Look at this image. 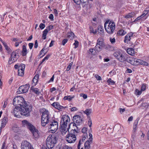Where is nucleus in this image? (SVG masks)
<instances>
[{
    "label": "nucleus",
    "mask_w": 149,
    "mask_h": 149,
    "mask_svg": "<svg viewBox=\"0 0 149 149\" xmlns=\"http://www.w3.org/2000/svg\"><path fill=\"white\" fill-rule=\"evenodd\" d=\"M24 105L19 107H16L13 111V113L15 116L18 118L19 116V112L22 115L28 116L30 115V112L32 110V106L27 103H24Z\"/></svg>",
    "instance_id": "f257e3e1"
},
{
    "label": "nucleus",
    "mask_w": 149,
    "mask_h": 149,
    "mask_svg": "<svg viewBox=\"0 0 149 149\" xmlns=\"http://www.w3.org/2000/svg\"><path fill=\"white\" fill-rule=\"evenodd\" d=\"M70 121L69 117L68 115H64L61 118L60 121V128L62 134L64 135L66 134L68 130L67 124Z\"/></svg>",
    "instance_id": "f03ea898"
},
{
    "label": "nucleus",
    "mask_w": 149,
    "mask_h": 149,
    "mask_svg": "<svg viewBox=\"0 0 149 149\" xmlns=\"http://www.w3.org/2000/svg\"><path fill=\"white\" fill-rule=\"evenodd\" d=\"M76 129H72L70 133L68 134L66 137V140L70 143L75 142L76 140V136L77 133L79 132V130L77 127H75Z\"/></svg>",
    "instance_id": "7ed1b4c3"
},
{
    "label": "nucleus",
    "mask_w": 149,
    "mask_h": 149,
    "mask_svg": "<svg viewBox=\"0 0 149 149\" xmlns=\"http://www.w3.org/2000/svg\"><path fill=\"white\" fill-rule=\"evenodd\" d=\"M104 27L107 33L112 34L115 31L116 24L112 20H107L104 24Z\"/></svg>",
    "instance_id": "20e7f679"
},
{
    "label": "nucleus",
    "mask_w": 149,
    "mask_h": 149,
    "mask_svg": "<svg viewBox=\"0 0 149 149\" xmlns=\"http://www.w3.org/2000/svg\"><path fill=\"white\" fill-rule=\"evenodd\" d=\"M51 116L49 112L45 110L42 113L41 118V124L42 126L45 127L51 121Z\"/></svg>",
    "instance_id": "39448f33"
},
{
    "label": "nucleus",
    "mask_w": 149,
    "mask_h": 149,
    "mask_svg": "<svg viewBox=\"0 0 149 149\" xmlns=\"http://www.w3.org/2000/svg\"><path fill=\"white\" fill-rule=\"evenodd\" d=\"M56 137L55 135L49 136L47 138L46 144L47 147L49 149L52 148L56 143Z\"/></svg>",
    "instance_id": "423d86ee"
},
{
    "label": "nucleus",
    "mask_w": 149,
    "mask_h": 149,
    "mask_svg": "<svg viewBox=\"0 0 149 149\" xmlns=\"http://www.w3.org/2000/svg\"><path fill=\"white\" fill-rule=\"evenodd\" d=\"M24 103H26V102L24 101V98L20 96L15 97L13 101V104L15 106V107H21L24 105Z\"/></svg>",
    "instance_id": "0eeeda50"
},
{
    "label": "nucleus",
    "mask_w": 149,
    "mask_h": 149,
    "mask_svg": "<svg viewBox=\"0 0 149 149\" xmlns=\"http://www.w3.org/2000/svg\"><path fill=\"white\" fill-rule=\"evenodd\" d=\"M114 56L118 61L122 62H124L127 60L126 55L124 54L121 51H118L113 54Z\"/></svg>",
    "instance_id": "6e6552de"
},
{
    "label": "nucleus",
    "mask_w": 149,
    "mask_h": 149,
    "mask_svg": "<svg viewBox=\"0 0 149 149\" xmlns=\"http://www.w3.org/2000/svg\"><path fill=\"white\" fill-rule=\"evenodd\" d=\"M48 128L50 129V131L52 133H55L58 128V122L54 120H51L47 124Z\"/></svg>",
    "instance_id": "1a4fd4ad"
},
{
    "label": "nucleus",
    "mask_w": 149,
    "mask_h": 149,
    "mask_svg": "<svg viewBox=\"0 0 149 149\" xmlns=\"http://www.w3.org/2000/svg\"><path fill=\"white\" fill-rule=\"evenodd\" d=\"M19 49H17L12 53L8 60V63L9 64H11L16 61L19 58Z\"/></svg>",
    "instance_id": "9d476101"
},
{
    "label": "nucleus",
    "mask_w": 149,
    "mask_h": 149,
    "mask_svg": "<svg viewBox=\"0 0 149 149\" xmlns=\"http://www.w3.org/2000/svg\"><path fill=\"white\" fill-rule=\"evenodd\" d=\"M21 149H34L32 145L26 140L24 141L22 143Z\"/></svg>",
    "instance_id": "9b49d317"
},
{
    "label": "nucleus",
    "mask_w": 149,
    "mask_h": 149,
    "mask_svg": "<svg viewBox=\"0 0 149 149\" xmlns=\"http://www.w3.org/2000/svg\"><path fill=\"white\" fill-rule=\"evenodd\" d=\"M29 88V86L28 84H26L21 86L18 89L19 93H24L27 92Z\"/></svg>",
    "instance_id": "f8f14e48"
},
{
    "label": "nucleus",
    "mask_w": 149,
    "mask_h": 149,
    "mask_svg": "<svg viewBox=\"0 0 149 149\" xmlns=\"http://www.w3.org/2000/svg\"><path fill=\"white\" fill-rule=\"evenodd\" d=\"M104 30L103 26L101 25L98 26L97 29H95L94 31V34L97 33L99 34L100 36H103L104 35Z\"/></svg>",
    "instance_id": "ddd939ff"
},
{
    "label": "nucleus",
    "mask_w": 149,
    "mask_h": 149,
    "mask_svg": "<svg viewBox=\"0 0 149 149\" xmlns=\"http://www.w3.org/2000/svg\"><path fill=\"white\" fill-rule=\"evenodd\" d=\"M51 105L53 107L59 111H62L63 110L67 108L66 107H63L60 105L59 103L57 102H54Z\"/></svg>",
    "instance_id": "4468645a"
},
{
    "label": "nucleus",
    "mask_w": 149,
    "mask_h": 149,
    "mask_svg": "<svg viewBox=\"0 0 149 149\" xmlns=\"http://www.w3.org/2000/svg\"><path fill=\"white\" fill-rule=\"evenodd\" d=\"M25 66V65L23 64H21L19 65V69L18 70V74L19 76H22L24 75Z\"/></svg>",
    "instance_id": "2eb2a0df"
},
{
    "label": "nucleus",
    "mask_w": 149,
    "mask_h": 149,
    "mask_svg": "<svg viewBox=\"0 0 149 149\" xmlns=\"http://www.w3.org/2000/svg\"><path fill=\"white\" fill-rule=\"evenodd\" d=\"M22 126L27 127L30 130H32L34 127L30 123L26 120H23L22 121Z\"/></svg>",
    "instance_id": "dca6fc26"
},
{
    "label": "nucleus",
    "mask_w": 149,
    "mask_h": 149,
    "mask_svg": "<svg viewBox=\"0 0 149 149\" xmlns=\"http://www.w3.org/2000/svg\"><path fill=\"white\" fill-rule=\"evenodd\" d=\"M134 33L130 32L128 33L125 37L124 42L125 43H128L133 37Z\"/></svg>",
    "instance_id": "f3484780"
},
{
    "label": "nucleus",
    "mask_w": 149,
    "mask_h": 149,
    "mask_svg": "<svg viewBox=\"0 0 149 149\" xmlns=\"http://www.w3.org/2000/svg\"><path fill=\"white\" fill-rule=\"evenodd\" d=\"M30 130L32 132L34 139H38L39 138V135L38 133V130L36 129L34 126L32 130Z\"/></svg>",
    "instance_id": "a211bd4d"
},
{
    "label": "nucleus",
    "mask_w": 149,
    "mask_h": 149,
    "mask_svg": "<svg viewBox=\"0 0 149 149\" xmlns=\"http://www.w3.org/2000/svg\"><path fill=\"white\" fill-rule=\"evenodd\" d=\"M73 120L74 122H75L78 124H79V125L80 123L82 122V120L79 116L76 115L73 116Z\"/></svg>",
    "instance_id": "6ab92c4d"
},
{
    "label": "nucleus",
    "mask_w": 149,
    "mask_h": 149,
    "mask_svg": "<svg viewBox=\"0 0 149 149\" xmlns=\"http://www.w3.org/2000/svg\"><path fill=\"white\" fill-rule=\"evenodd\" d=\"M135 65H137L139 64L146 65L147 64V63L141 59L135 58Z\"/></svg>",
    "instance_id": "aec40b11"
},
{
    "label": "nucleus",
    "mask_w": 149,
    "mask_h": 149,
    "mask_svg": "<svg viewBox=\"0 0 149 149\" xmlns=\"http://www.w3.org/2000/svg\"><path fill=\"white\" fill-rule=\"evenodd\" d=\"M82 132L83 133L82 136V140H84L86 137L88 136V134L87 133V128L86 127H84L82 129Z\"/></svg>",
    "instance_id": "412c9836"
},
{
    "label": "nucleus",
    "mask_w": 149,
    "mask_h": 149,
    "mask_svg": "<svg viewBox=\"0 0 149 149\" xmlns=\"http://www.w3.org/2000/svg\"><path fill=\"white\" fill-rule=\"evenodd\" d=\"M8 122V118L7 117H5L1 120V129L3 128Z\"/></svg>",
    "instance_id": "4be33fe9"
},
{
    "label": "nucleus",
    "mask_w": 149,
    "mask_h": 149,
    "mask_svg": "<svg viewBox=\"0 0 149 149\" xmlns=\"http://www.w3.org/2000/svg\"><path fill=\"white\" fill-rule=\"evenodd\" d=\"M39 75L38 74H36L32 80V86H35L37 84L39 78Z\"/></svg>",
    "instance_id": "5701e85b"
},
{
    "label": "nucleus",
    "mask_w": 149,
    "mask_h": 149,
    "mask_svg": "<svg viewBox=\"0 0 149 149\" xmlns=\"http://www.w3.org/2000/svg\"><path fill=\"white\" fill-rule=\"evenodd\" d=\"M97 44L103 47L104 45L103 39L101 37L99 38L97 40Z\"/></svg>",
    "instance_id": "b1692460"
},
{
    "label": "nucleus",
    "mask_w": 149,
    "mask_h": 149,
    "mask_svg": "<svg viewBox=\"0 0 149 149\" xmlns=\"http://www.w3.org/2000/svg\"><path fill=\"white\" fill-rule=\"evenodd\" d=\"M27 53L26 46L25 45H23L22 46V49L21 52V55L22 56H26Z\"/></svg>",
    "instance_id": "393cba45"
},
{
    "label": "nucleus",
    "mask_w": 149,
    "mask_h": 149,
    "mask_svg": "<svg viewBox=\"0 0 149 149\" xmlns=\"http://www.w3.org/2000/svg\"><path fill=\"white\" fill-rule=\"evenodd\" d=\"M92 143V141L90 140L87 141L84 143L85 149H90L91 148L90 144Z\"/></svg>",
    "instance_id": "a878e982"
},
{
    "label": "nucleus",
    "mask_w": 149,
    "mask_h": 149,
    "mask_svg": "<svg viewBox=\"0 0 149 149\" xmlns=\"http://www.w3.org/2000/svg\"><path fill=\"white\" fill-rule=\"evenodd\" d=\"M127 53L133 56L134 54V50L132 48H130L127 50Z\"/></svg>",
    "instance_id": "bb28decb"
},
{
    "label": "nucleus",
    "mask_w": 149,
    "mask_h": 149,
    "mask_svg": "<svg viewBox=\"0 0 149 149\" xmlns=\"http://www.w3.org/2000/svg\"><path fill=\"white\" fill-rule=\"evenodd\" d=\"M127 33L126 31L123 29L119 30L117 32V34L118 36H123Z\"/></svg>",
    "instance_id": "cd10ccee"
},
{
    "label": "nucleus",
    "mask_w": 149,
    "mask_h": 149,
    "mask_svg": "<svg viewBox=\"0 0 149 149\" xmlns=\"http://www.w3.org/2000/svg\"><path fill=\"white\" fill-rule=\"evenodd\" d=\"M34 86H32L31 88V89L36 94L38 95H39L40 93L39 92V90L38 88H34L33 87Z\"/></svg>",
    "instance_id": "c85d7f7f"
},
{
    "label": "nucleus",
    "mask_w": 149,
    "mask_h": 149,
    "mask_svg": "<svg viewBox=\"0 0 149 149\" xmlns=\"http://www.w3.org/2000/svg\"><path fill=\"white\" fill-rule=\"evenodd\" d=\"M74 97V95H68L65 96L63 98V99L65 100H68L69 101H71L72 100V99Z\"/></svg>",
    "instance_id": "c756f323"
},
{
    "label": "nucleus",
    "mask_w": 149,
    "mask_h": 149,
    "mask_svg": "<svg viewBox=\"0 0 149 149\" xmlns=\"http://www.w3.org/2000/svg\"><path fill=\"white\" fill-rule=\"evenodd\" d=\"M128 62L130 63L131 64L135 65V58H130L129 59H127Z\"/></svg>",
    "instance_id": "7c9ffc66"
},
{
    "label": "nucleus",
    "mask_w": 149,
    "mask_h": 149,
    "mask_svg": "<svg viewBox=\"0 0 149 149\" xmlns=\"http://www.w3.org/2000/svg\"><path fill=\"white\" fill-rule=\"evenodd\" d=\"M67 37L70 39H73L74 36V33L72 32H69L67 34Z\"/></svg>",
    "instance_id": "2f4dec72"
},
{
    "label": "nucleus",
    "mask_w": 149,
    "mask_h": 149,
    "mask_svg": "<svg viewBox=\"0 0 149 149\" xmlns=\"http://www.w3.org/2000/svg\"><path fill=\"white\" fill-rule=\"evenodd\" d=\"M102 47H103L101 46L98 45L96 44L95 47V51H97V52H99L101 51Z\"/></svg>",
    "instance_id": "473e14b6"
},
{
    "label": "nucleus",
    "mask_w": 149,
    "mask_h": 149,
    "mask_svg": "<svg viewBox=\"0 0 149 149\" xmlns=\"http://www.w3.org/2000/svg\"><path fill=\"white\" fill-rule=\"evenodd\" d=\"M135 15V13H134L132 12L129 13L128 14L125 15L124 17L125 18H129L132 17Z\"/></svg>",
    "instance_id": "72a5a7b5"
},
{
    "label": "nucleus",
    "mask_w": 149,
    "mask_h": 149,
    "mask_svg": "<svg viewBox=\"0 0 149 149\" xmlns=\"http://www.w3.org/2000/svg\"><path fill=\"white\" fill-rule=\"evenodd\" d=\"M48 31L47 29H45L43 31V33L42 35V38L45 40L46 39V36Z\"/></svg>",
    "instance_id": "f704fd0d"
},
{
    "label": "nucleus",
    "mask_w": 149,
    "mask_h": 149,
    "mask_svg": "<svg viewBox=\"0 0 149 149\" xmlns=\"http://www.w3.org/2000/svg\"><path fill=\"white\" fill-rule=\"evenodd\" d=\"M4 46L5 48V49L7 51L8 53H9L12 52V50L8 46L7 44H5L4 45Z\"/></svg>",
    "instance_id": "c9c22d12"
},
{
    "label": "nucleus",
    "mask_w": 149,
    "mask_h": 149,
    "mask_svg": "<svg viewBox=\"0 0 149 149\" xmlns=\"http://www.w3.org/2000/svg\"><path fill=\"white\" fill-rule=\"evenodd\" d=\"M91 112V109H87L84 111V113L86 114L87 116H88L90 114Z\"/></svg>",
    "instance_id": "e433bc0d"
},
{
    "label": "nucleus",
    "mask_w": 149,
    "mask_h": 149,
    "mask_svg": "<svg viewBox=\"0 0 149 149\" xmlns=\"http://www.w3.org/2000/svg\"><path fill=\"white\" fill-rule=\"evenodd\" d=\"M93 49H90L88 52V56L91 58L93 56Z\"/></svg>",
    "instance_id": "4c0bfd02"
},
{
    "label": "nucleus",
    "mask_w": 149,
    "mask_h": 149,
    "mask_svg": "<svg viewBox=\"0 0 149 149\" xmlns=\"http://www.w3.org/2000/svg\"><path fill=\"white\" fill-rule=\"evenodd\" d=\"M6 141H4L2 144L1 149H7L8 146L6 144Z\"/></svg>",
    "instance_id": "58836bf2"
},
{
    "label": "nucleus",
    "mask_w": 149,
    "mask_h": 149,
    "mask_svg": "<svg viewBox=\"0 0 149 149\" xmlns=\"http://www.w3.org/2000/svg\"><path fill=\"white\" fill-rule=\"evenodd\" d=\"M107 83L110 85H113L115 83L114 81L111 80V78H109L107 81Z\"/></svg>",
    "instance_id": "ea45409f"
},
{
    "label": "nucleus",
    "mask_w": 149,
    "mask_h": 149,
    "mask_svg": "<svg viewBox=\"0 0 149 149\" xmlns=\"http://www.w3.org/2000/svg\"><path fill=\"white\" fill-rule=\"evenodd\" d=\"M93 0H81V3H88L90 4L91 2H92Z\"/></svg>",
    "instance_id": "a19ab883"
},
{
    "label": "nucleus",
    "mask_w": 149,
    "mask_h": 149,
    "mask_svg": "<svg viewBox=\"0 0 149 149\" xmlns=\"http://www.w3.org/2000/svg\"><path fill=\"white\" fill-rule=\"evenodd\" d=\"M142 93V91L141 90H139L136 89L135 91V94L137 95H140Z\"/></svg>",
    "instance_id": "79ce46f5"
},
{
    "label": "nucleus",
    "mask_w": 149,
    "mask_h": 149,
    "mask_svg": "<svg viewBox=\"0 0 149 149\" xmlns=\"http://www.w3.org/2000/svg\"><path fill=\"white\" fill-rule=\"evenodd\" d=\"M45 49L44 48H43L41 50L40 52L39 55H38V57L40 58H41L45 54H44V55H43L42 56H41V55L42 54L43 52L45 50Z\"/></svg>",
    "instance_id": "37998d69"
},
{
    "label": "nucleus",
    "mask_w": 149,
    "mask_h": 149,
    "mask_svg": "<svg viewBox=\"0 0 149 149\" xmlns=\"http://www.w3.org/2000/svg\"><path fill=\"white\" fill-rule=\"evenodd\" d=\"M72 125L73 126V127H71L72 128V129H74V128H75V129H76V127H77L76 125V124L74 123H71L69 125V127H68V128H70V126L71 125Z\"/></svg>",
    "instance_id": "c03bdc74"
},
{
    "label": "nucleus",
    "mask_w": 149,
    "mask_h": 149,
    "mask_svg": "<svg viewBox=\"0 0 149 149\" xmlns=\"http://www.w3.org/2000/svg\"><path fill=\"white\" fill-rule=\"evenodd\" d=\"M59 149H72L71 147H70L67 146H63Z\"/></svg>",
    "instance_id": "a18cd8bd"
},
{
    "label": "nucleus",
    "mask_w": 149,
    "mask_h": 149,
    "mask_svg": "<svg viewBox=\"0 0 149 149\" xmlns=\"http://www.w3.org/2000/svg\"><path fill=\"white\" fill-rule=\"evenodd\" d=\"M73 63L72 62H71L69 64V65L67 67V69H66V70L67 71H69L70 69L71 68V67L73 65Z\"/></svg>",
    "instance_id": "49530a36"
},
{
    "label": "nucleus",
    "mask_w": 149,
    "mask_h": 149,
    "mask_svg": "<svg viewBox=\"0 0 149 149\" xmlns=\"http://www.w3.org/2000/svg\"><path fill=\"white\" fill-rule=\"evenodd\" d=\"M146 89V86L145 84H143L141 86V90L142 92L145 91Z\"/></svg>",
    "instance_id": "de8ad7c7"
},
{
    "label": "nucleus",
    "mask_w": 149,
    "mask_h": 149,
    "mask_svg": "<svg viewBox=\"0 0 149 149\" xmlns=\"http://www.w3.org/2000/svg\"><path fill=\"white\" fill-rule=\"evenodd\" d=\"M53 25H50L48 26V27H47V28L46 29L48 31H49L50 30L53 29Z\"/></svg>",
    "instance_id": "09e8293b"
},
{
    "label": "nucleus",
    "mask_w": 149,
    "mask_h": 149,
    "mask_svg": "<svg viewBox=\"0 0 149 149\" xmlns=\"http://www.w3.org/2000/svg\"><path fill=\"white\" fill-rule=\"evenodd\" d=\"M12 129L15 132H17L19 131V128L17 127H13Z\"/></svg>",
    "instance_id": "8fccbe9b"
},
{
    "label": "nucleus",
    "mask_w": 149,
    "mask_h": 149,
    "mask_svg": "<svg viewBox=\"0 0 149 149\" xmlns=\"http://www.w3.org/2000/svg\"><path fill=\"white\" fill-rule=\"evenodd\" d=\"M95 77L96 78L97 80H100L102 79L101 77L97 74H95Z\"/></svg>",
    "instance_id": "3c124183"
},
{
    "label": "nucleus",
    "mask_w": 149,
    "mask_h": 149,
    "mask_svg": "<svg viewBox=\"0 0 149 149\" xmlns=\"http://www.w3.org/2000/svg\"><path fill=\"white\" fill-rule=\"evenodd\" d=\"M75 45L74 48H76L78 47L79 45V42L77 40H75V42L73 44Z\"/></svg>",
    "instance_id": "603ef678"
},
{
    "label": "nucleus",
    "mask_w": 149,
    "mask_h": 149,
    "mask_svg": "<svg viewBox=\"0 0 149 149\" xmlns=\"http://www.w3.org/2000/svg\"><path fill=\"white\" fill-rule=\"evenodd\" d=\"M68 40L67 39H64L62 41V44L63 45H64L67 42Z\"/></svg>",
    "instance_id": "864d4df0"
},
{
    "label": "nucleus",
    "mask_w": 149,
    "mask_h": 149,
    "mask_svg": "<svg viewBox=\"0 0 149 149\" xmlns=\"http://www.w3.org/2000/svg\"><path fill=\"white\" fill-rule=\"evenodd\" d=\"M45 26V24L43 23H41L39 25V27L41 29H44Z\"/></svg>",
    "instance_id": "5fc2aeb1"
},
{
    "label": "nucleus",
    "mask_w": 149,
    "mask_h": 149,
    "mask_svg": "<svg viewBox=\"0 0 149 149\" xmlns=\"http://www.w3.org/2000/svg\"><path fill=\"white\" fill-rule=\"evenodd\" d=\"M49 18L51 20V21L54 20V16L52 14H50L49 17Z\"/></svg>",
    "instance_id": "6e6d98bb"
},
{
    "label": "nucleus",
    "mask_w": 149,
    "mask_h": 149,
    "mask_svg": "<svg viewBox=\"0 0 149 149\" xmlns=\"http://www.w3.org/2000/svg\"><path fill=\"white\" fill-rule=\"evenodd\" d=\"M110 41L111 43H113L115 42V39L114 38H110Z\"/></svg>",
    "instance_id": "4d7b16f0"
},
{
    "label": "nucleus",
    "mask_w": 149,
    "mask_h": 149,
    "mask_svg": "<svg viewBox=\"0 0 149 149\" xmlns=\"http://www.w3.org/2000/svg\"><path fill=\"white\" fill-rule=\"evenodd\" d=\"M89 140H90V141H92V139H93V138H92L93 135H92V134L91 133H89Z\"/></svg>",
    "instance_id": "13d9d810"
},
{
    "label": "nucleus",
    "mask_w": 149,
    "mask_h": 149,
    "mask_svg": "<svg viewBox=\"0 0 149 149\" xmlns=\"http://www.w3.org/2000/svg\"><path fill=\"white\" fill-rule=\"evenodd\" d=\"M29 49H32L33 47V43H30L28 44Z\"/></svg>",
    "instance_id": "bf43d9fd"
},
{
    "label": "nucleus",
    "mask_w": 149,
    "mask_h": 149,
    "mask_svg": "<svg viewBox=\"0 0 149 149\" xmlns=\"http://www.w3.org/2000/svg\"><path fill=\"white\" fill-rule=\"evenodd\" d=\"M80 95L81 96H82L84 99H86L87 97V95L85 94L82 93L80 94Z\"/></svg>",
    "instance_id": "052dcab7"
},
{
    "label": "nucleus",
    "mask_w": 149,
    "mask_h": 149,
    "mask_svg": "<svg viewBox=\"0 0 149 149\" xmlns=\"http://www.w3.org/2000/svg\"><path fill=\"white\" fill-rule=\"evenodd\" d=\"M77 4H79L81 3V0H73Z\"/></svg>",
    "instance_id": "680f3d73"
},
{
    "label": "nucleus",
    "mask_w": 149,
    "mask_h": 149,
    "mask_svg": "<svg viewBox=\"0 0 149 149\" xmlns=\"http://www.w3.org/2000/svg\"><path fill=\"white\" fill-rule=\"evenodd\" d=\"M138 124V122L137 121L135 122L133 125V128L134 127H135V128H137Z\"/></svg>",
    "instance_id": "e2e57ef3"
},
{
    "label": "nucleus",
    "mask_w": 149,
    "mask_h": 149,
    "mask_svg": "<svg viewBox=\"0 0 149 149\" xmlns=\"http://www.w3.org/2000/svg\"><path fill=\"white\" fill-rule=\"evenodd\" d=\"M81 144V140H80L79 141L77 149H80V147Z\"/></svg>",
    "instance_id": "0e129e2a"
},
{
    "label": "nucleus",
    "mask_w": 149,
    "mask_h": 149,
    "mask_svg": "<svg viewBox=\"0 0 149 149\" xmlns=\"http://www.w3.org/2000/svg\"><path fill=\"white\" fill-rule=\"evenodd\" d=\"M38 47V43L37 40H36L35 41L34 44V47L35 48H37Z\"/></svg>",
    "instance_id": "69168bd1"
},
{
    "label": "nucleus",
    "mask_w": 149,
    "mask_h": 149,
    "mask_svg": "<svg viewBox=\"0 0 149 149\" xmlns=\"http://www.w3.org/2000/svg\"><path fill=\"white\" fill-rule=\"evenodd\" d=\"M141 18H142V17H141V16H140L138 17H137V18H136L135 19V20L134 21V22H135L136 21H138L139 20H140Z\"/></svg>",
    "instance_id": "338daca9"
},
{
    "label": "nucleus",
    "mask_w": 149,
    "mask_h": 149,
    "mask_svg": "<svg viewBox=\"0 0 149 149\" xmlns=\"http://www.w3.org/2000/svg\"><path fill=\"white\" fill-rule=\"evenodd\" d=\"M54 13L55 15V16H57L58 15V12L57 10L56 9H54Z\"/></svg>",
    "instance_id": "774afa93"
}]
</instances>
